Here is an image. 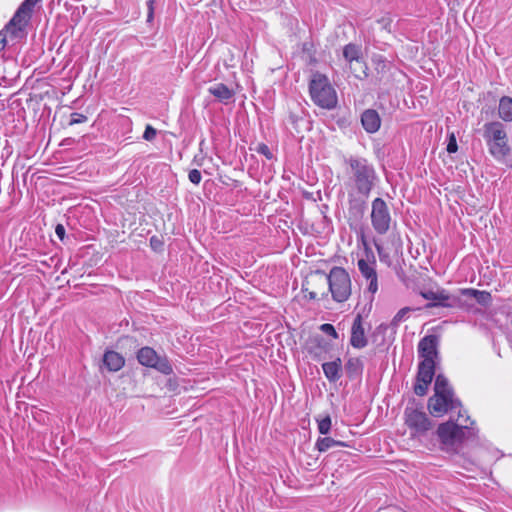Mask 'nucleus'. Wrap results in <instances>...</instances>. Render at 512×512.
Segmentation results:
<instances>
[{"label":"nucleus","instance_id":"bb28decb","mask_svg":"<svg viewBox=\"0 0 512 512\" xmlns=\"http://www.w3.org/2000/svg\"><path fill=\"white\" fill-rule=\"evenodd\" d=\"M410 311H411V308H409V307H404V308L400 309L396 313V315L393 317L390 325L394 328H397L400 325V323H402L403 321H405L408 318Z\"/></svg>","mask_w":512,"mask_h":512},{"label":"nucleus","instance_id":"39448f33","mask_svg":"<svg viewBox=\"0 0 512 512\" xmlns=\"http://www.w3.org/2000/svg\"><path fill=\"white\" fill-rule=\"evenodd\" d=\"M309 92L313 102L324 109H333L337 105V95L328 78L315 73L309 84Z\"/></svg>","mask_w":512,"mask_h":512},{"label":"nucleus","instance_id":"a19ab883","mask_svg":"<svg viewBox=\"0 0 512 512\" xmlns=\"http://www.w3.org/2000/svg\"><path fill=\"white\" fill-rule=\"evenodd\" d=\"M321 343H323V346H326V345H327V343L324 341V339H321V340L319 341V345H321Z\"/></svg>","mask_w":512,"mask_h":512},{"label":"nucleus","instance_id":"f3484780","mask_svg":"<svg viewBox=\"0 0 512 512\" xmlns=\"http://www.w3.org/2000/svg\"><path fill=\"white\" fill-rule=\"evenodd\" d=\"M361 124L367 133H376L381 127V118L379 113L374 109H366L361 114Z\"/></svg>","mask_w":512,"mask_h":512},{"label":"nucleus","instance_id":"f257e3e1","mask_svg":"<svg viewBox=\"0 0 512 512\" xmlns=\"http://www.w3.org/2000/svg\"><path fill=\"white\" fill-rule=\"evenodd\" d=\"M347 165L348 185L364 199L353 198L349 200L350 212L363 214L365 199L369 197L374 188L378 176L374 165L364 157L350 156L345 159Z\"/></svg>","mask_w":512,"mask_h":512},{"label":"nucleus","instance_id":"6ab92c4d","mask_svg":"<svg viewBox=\"0 0 512 512\" xmlns=\"http://www.w3.org/2000/svg\"><path fill=\"white\" fill-rule=\"evenodd\" d=\"M325 377L330 382H336L341 378L342 362L340 358L322 364Z\"/></svg>","mask_w":512,"mask_h":512},{"label":"nucleus","instance_id":"7c9ffc66","mask_svg":"<svg viewBox=\"0 0 512 512\" xmlns=\"http://www.w3.org/2000/svg\"><path fill=\"white\" fill-rule=\"evenodd\" d=\"M156 135H157V130L154 127H152L151 125H147L145 128L144 134H143V138L146 141H152L155 139Z\"/></svg>","mask_w":512,"mask_h":512},{"label":"nucleus","instance_id":"1a4fd4ad","mask_svg":"<svg viewBox=\"0 0 512 512\" xmlns=\"http://www.w3.org/2000/svg\"><path fill=\"white\" fill-rule=\"evenodd\" d=\"M376 258L370 248H365L364 257L358 259L357 267L361 276L368 281L367 291L373 296L378 291V276ZM373 297L371 298V300Z\"/></svg>","mask_w":512,"mask_h":512},{"label":"nucleus","instance_id":"4be33fe9","mask_svg":"<svg viewBox=\"0 0 512 512\" xmlns=\"http://www.w3.org/2000/svg\"><path fill=\"white\" fill-rule=\"evenodd\" d=\"M499 117L506 121H512V98L508 96H503L499 101L498 107Z\"/></svg>","mask_w":512,"mask_h":512},{"label":"nucleus","instance_id":"20e7f679","mask_svg":"<svg viewBox=\"0 0 512 512\" xmlns=\"http://www.w3.org/2000/svg\"><path fill=\"white\" fill-rule=\"evenodd\" d=\"M315 273L325 278L334 301L342 303L349 299L352 283L349 273L343 267L334 266L328 274L322 270Z\"/></svg>","mask_w":512,"mask_h":512},{"label":"nucleus","instance_id":"0eeeda50","mask_svg":"<svg viewBox=\"0 0 512 512\" xmlns=\"http://www.w3.org/2000/svg\"><path fill=\"white\" fill-rule=\"evenodd\" d=\"M405 424L413 437L425 435L431 428L432 422L423 411L422 406L408 404L404 411Z\"/></svg>","mask_w":512,"mask_h":512},{"label":"nucleus","instance_id":"393cba45","mask_svg":"<svg viewBox=\"0 0 512 512\" xmlns=\"http://www.w3.org/2000/svg\"><path fill=\"white\" fill-rule=\"evenodd\" d=\"M335 446L347 447L348 445L345 442L334 440L331 437L319 438L316 442V448L319 452H325Z\"/></svg>","mask_w":512,"mask_h":512},{"label":"nucleus","instance_id":"c9c22d12","mask_svg":"<svg viewBox=\"0 0 512 512\" xmlns=\"http://www.w3.org/2000/svg\"><path fill=\"white\" fill-rule=\"evenodd\" d=\"M154 0H149L147 2V6H148V15H147V21L150 22L152 21L153 19V16H154Z\"/></svg>","mask_w":512,"mask_h":512},{"label":"nucleus","instance_id":"c85d7f7f","mask_svg":"<svg viewBox=\"0 0 512 512\" xmlns=\"http://www.w3.org/2000/svg\"><path fill=\"white\" fill-rule=\"evenodd\" d=\"M86 121H87V117L85 115L75 112V113L71 114L69 124L75 125V124L84 123Z\"/></svg>","mask_w":512,"mask_h":512},{"label":"nucleus","instance_id":"f03ea898","mask_svg":"<svg viewBox=\"0 0 512 512\" xmlns=\"http://www.w3.org/2000/svg\"><path fill=\"white\" fill-rule=\"evenodd\" d=\"M470 417L466 410L458 411L457 423L448 421L439 425L437 429L438 437L442 444L446 446H455L465 439L475 436L472 426L468 425ZM470 425H474L471 421Z\"/></svg>","mask_w":512,"mask_h":512},{"label":"nucleus","instance_id":"72a5a7b5","mask_svg":"<svg viewBox=\"0 0 512 512\" xmlns=\"http://www.w3.org/2000/svg\"><path fill=\"white\" fill-rule=\"evenodd\" d=\"M257 152L264 155L267 159H271L273 157L270 148L266 144H259L257 147Z\"/></svg>","mask_w":512,"mask_h":512},{"label":"nucleus","instance_id":"9b49d317","mask_svg":"<svg viewBox=\"0 0 512 512\" xmlns=\"http://www.w3.org/2000/svg\"><path fill=\"white\" fill-rule=\"evenodd\" d=\"M428 409L430 413L439 417L447 412L454 410H463L461 402L454 397V394H434L428 400Z\"/></svg>","mask_w":512,"mask_h":512},{"label":"nucleus","instance_id":"c756f323","mask_svg":"<svg viewBox=\"0 0 512 512\" xmlns=\"http://www.w3.org/2000/svg\"><path fill=\"white\" fill-rule=\"evenodd\" d=\"M320 329L322 332L332 336L334 339L338 338V333L336 332V330L332 324H329V323L322 324L320 326Z\"/></svg>","mask_w":512,"mask_h":512},{"label":"nucleus","instance_id":"a211bd4d","mask_svg":"<svg viewBox=\"0 0 512 512\" xmlns=\"http://www.w3.org/2000/svg\"><path fill=\"white\" fill-rule=\"evenodd\" d=\"M208 92L223 104L231 102L235 95L233 89L223 83H216L210 86Z\"/></svg>","mask_w":512,"mask_h":512},{"label":"nucleus","instance_id":"ea45409f","mask_svg":"<svg viewBox=\"0 0 512 512\" xmlns=\"http://www.w3.org/2000/svg\"><path fill=\"white\" fill-rule=\"evenodd\" d=\"M158 241L155 239V237H152L151 238V245L154 246V245H157Z\"/></svg>","mask_w":512,"mask_h":512},{"label":"nucleus","instance_id":"423d86ee","mask_svg":"<svg viewBox=\"0 0 512 512\" xmlns=\"http://www.w3.org/2000/svg\"><path fill=\"white\" fill-rule=\"evenodd\" d=\"M420 295L424 299L431 301L426 304V308L444 307L465 309L469 307V304L465 299H462L459 292L451 294L445 289H438L437 291H421Z\"/></svg>","mask_w":512,"mask_h":512},{"label":"nucleus","instance_id":"f8f14e48","mask_svg":"<svg viewBox=\"0 0 512 512\" xmlns=\"http://www.w3.org/2000/svg\"><path fill=\"white\" fill-rule=\"evenodd\" d=\"M435 374V361H421L418 367L417 382L414 392L418 396H424Z\"/></svg>","mask_w":512,"mask_h":512},{"label":"nucleus","instance_id":"2f4dec72","mask_svg":"<svg viewBox=\"0 0 512 512\" xmlns=\"http://www.w3.org/2000/svg\"><path fill=\"white\" fill-rule=\"evenodd\" d=\"M188 178L191 183L198 185L202 179L201 172L197 169H192L188 174Z\"/></svg>","mask_w":512,"mask_h":512},{"label":"nucleus","instance_id":"ddd939ff","mask_svg":"<svg viewBox=\"0 0 512 512\" xmlns=\"http://www.w3.org/2000/svg\"><path fill=\"white\" fill-rule=\"evenodd\" d=\"M343 56L347 62L350 63V68L354 76L362 79L366 76V65L361 61V49L355 44H347L343 49Z\"/></svg>","mask_w":512,"mask_h":512},{"label":"nucleus","instance_id":"6e6552de","mask_svg":"<svg viewBox=\"0 0 512 512\" xmlns=\"http://www.w3.org/2000/svg\"><path fill=\"white\" fill-rule=\"evenodd\" d=\"M371 224L375 232L384 235L390 230L392 217L388 205L382 198H375L371 204Z\"/></svg>","mask_w":512,"mask_h":512},{"label":"nucleus","instance_id":"f704fd0d","mask_svg":"<svg viewBox=\"0 0 512 512\" xmlns=\"http://www.w3.org/2000/svg\"><path fill=\"white\" fill-rule=\"evenodd\" d=\"M457 149H458L457 142H456L454 135L452 134L450 137V140L448 142V145H447V151L449 153H455L457 151Z\"/></svg>","mask_w":512,"mask_h":512},{"label":"nucleus","instance_id":"aec40b11","mask_svg":"<svg viewBox=\"0 0 512 512\" xmlns=\"http://www.w3.org/2000/svg\"><path fill=\"white\" fill-rule=\"evenodd\" d=\"M103 363L109 371H119L125 364L124 357L115 351H106L103 356Z\"/></svg>","mask_w":512,"mask_h":512},{"label":"nucleus","instance_id":"4468645a","mask_svg":"<svg viewBox=\"0 0 512 512\" xmlns=\"http://www.w3.org/2000/svg\"><path fill=\"white\" fill-rule=\"evenodd\" d=\"M29 20L15 13L11 20L6 24L4 29L0 31V34L5 38V46L8 44L9 39L11 41L18 40L24 36V29Z\"/></svg>","mask_w":512,"mask_h":512},{"label":"nucleus","instance_id":"e433bc0d","mask_svg":"<svg viewBox=\"0 0 512 512\" xmlns=\"http://www.w3.org/2000/svg\"><path fill=\"white\" fill-rule=\"evenodd\" d=\"M55 233L56 235L62 240L64 238V235H65V228L63 225L61 224H58L55 228Z\"/></svg>","mask_w":512,"mask_h":512},{"label":"nucleus","instance_id":"412c9836","mask_svg":"<svg viewBox=\"0 0 512 512\" xmlns=\"http://www.w3.org/2000/svg\"><path fill=\"white\" fill-rule=\"evenodd\" d=\"M460 296L474 298L479 304L488 306L491 303V294L487 291H480L473 288H465L459 290Z\"/></svg>","mask_w":512,"mask_h":512},{"label":"nucleus","instance_id":"2eb2a0df","mask_svg":"<svg viewBox=\"0 0 512 512\" xmlns=\"http://www.w3.org/2000/svg\"><path fill=\"white\" fill-rule=\"evenodd\" d=\"M439 339L436 335H427L423 337L418 344V354L422 361H435L438 356Z\"/></svg>","mask_w":512,"mask_h":512},{"label":"nucleus","instance_id":"5701e85b","mask_svg":"<svg viewBox=\"0 0 512 512\" xmlns=\"http://www.w3.org/2000/svg\"><path fill=\"white\" fill-rule=\"evenodd\" d=\"M345 371L349 378H355L362 374L363 362L360 358H349L345 364Z\"/></svg>","mask_w":512,"mask_h":512},{"label":"nucleus","instance_id":"cd10ccee","mask_svg":"<svg viewBox=\"0 0 512 512\" xmlns=\"http://www.w3.org/2000/svg\"><path fill=\"white\" fill-rule=\"evenodd\" d=\"M331 429V418L326 416L321 420H318V430L321 434L326 435Z\"/></svg>","mask_w":512,"mask_h":512},{"label":"nucleus","instance_id":"4c0bfd02","mask_svg":"<svg viewBox=\"0 0 512 512\" xmlns=\"http://www.w3.org/2000/svg\"><path fill=\"white\" fill-rule=\"evenodd\" d=\"M5 48V38L0 34V52Z\"/></svg>","mask_w":512,"mask_h":512},{"label":"nucleus","instance_id":"a878e982","mask_svg":"<svg viewBox=\"0 0 512 512\" xmlns=\"http://www.w3.org/2000/svg\"><path fill=\"white\" fill-rule=\"evenodd\" d=\"M41 0H24L15 13L30 20L33 8Z\"/></svg>","mask_w":512,"mask_h":512},{"label":"nucleus","instance_id":"b1692460","mask_svg":"<svg viewBox=\"0 0 512 512\" xmlns=\"http://www.w3.org/2000/svg\"><path fill=\"white\" fill-rule=\"evenodd\" d=\"M434 394H454L452 387L449 385L444 375H437L434 384Z\"/></svg>","mask_w":512,"mask_h":512},{"label":"nucleus","instance_id":"9d476101","mask_svg":"<svg viewBox=\"0 0 512 512\" xmlns=\"http://www.w3.org/2000/svg\"><path fill=\"white\" fill-rule=\"evenodd\" d=\"M137 359L141 365L154 368L164 375L173 373V368L168 359L159 356L151 347H142L137 353Z\"/></svg>","mask_w":512,"mask_h":512},{"label":"nucleus","instance_id":"dca6fc26","mask_svg":"<svg viewBox=\"0 0 512 512\" xmlns=\"http://www.w3.org/2000/svg\"><path fill=\"white\" fill-rule=\"evenodd\" d=\"M367 343L368 341L363 327V319L362 316L358 314L352 323L350 344L354 348L362 349L367 345Z\"/></svg>","mask_w":512,"mask_h":512},{"label":"nucleus","instance_id":"58836bf2","mask_svg":"<svg viewBox=\"0 0 512 512\" xmlns=\"http://www.w3.org/2000/svg\"><path fill=\"white\" fill-rule=\"evenodd\" d=\"M316 297H317V294L315 292H309V294H308L309 299L312 300V299H315Z\"/></svg>","mask_w":512,"mask_h":512},{"label":"nucleus","instance_id":"7ed1b4c3","mask_svg":"<svg viewBox=\"0 0 512 512\" xmlns=\"http://www.w3.org/2000/svg\"><path fill=\"white\" fill-rule=\"evenodd\" d=\"M483 136L487 142L490 154L498 161L511 166L509 158L511 149L507 143V133L500 122H489L484 125Z\"/></svg>","mask_w":512,"mask_h":512},{"label":"nucleus","instance_id":"473e14b6","mask_svg":"<svg viewBox=\"0 0 512 512\" xmlns=\"http://www.w3.org/2000/svg\"><path fill=\"white\" fill-rule=\"evenodd\" d=\"M376 250L378 252L379 258L382 262L389 263V254L384 250L383 246L375 243Z\"/></svg>","mask_w":512,"mask_h":512}]
</instances>
